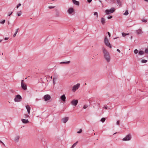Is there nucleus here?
<instances>
[{"mask_svg":"<svg viewBox=\"0 0 148 148\" xmlns=\"http://www.w3.org/2000/svg\"><path fill=\"white\" fill-rule=\"evenodd\" d=\"M102 50L104 54V56L105 60L107 62H110V57L109 53L104 47L102 48Z\"/></svg>","mask_w":148,"mask_h":148,"instance_id":"1","label":"nucleus"},{"mask_svg":"<svg viewBox=\"0 0 148 148\" xmlns=\"http://www.w3.org/2000/svg\"><path fill=\"white\" fill-rule=\"evenodd\" d=\"M104 42L106 45L109 47L111 48L112 46L109 42L106 36L105 37L104 39Z\"/></svg>","mask_w":148,"mask_h":148,"instance_id":"2","label":"nucleus"},{"mask_svg":"<svg viewBox=\"0 0 148 148\" xmlns=\"http://www.w3.org/2000/svg\"><path fill=\"white\" fill-rule=\"evenodd\" d=\"M21 97L19 95H16L14 99V101L15 102H20L21 101Z\"/></svg>","mask_w":148,"mask_h":148,"instance_id":"3","label":"nucleus"},{"mask_svg":"<svg viewBox=\"0 0 148 148\" xmlns=\"http://www.w3.org/2000/svg\"><path fill=\"white\" fill-rule=\"evenodd\" d=\"M115 11V9L113 8H112L110 10L107 9L105 12L107 14H109L110 13H112Z\"/></svg>","mask_w":148,"mask_h":148,"instance_id":"4","label":"nucleus"},{"mask_svg":"<svg viewBox=\"0 0 148 148\" xmlns=\"http://www.w3.org/2000/svg\"><path fill=\"white\" fill-rule=\"evenodd\" d=\"M80 85V84L79 83H78L77 84L74 85L73 87L72 91L73 92H75L79 88Z\"/></svg>","mask_w":148,"mask_h":148,"instance_id":"5","label":"nucleus"},{"mask_svg":"<svg viewBox=\"0 0 148 148\" xmlns=\"http://www.w3.org/2000/svg\"><path fill=\"white\" fill-rule=\"evenodd\" d=\"M131 138V135L130 134H129L127 135L123 139V141H127L130 140Z\"/></svg>","mask_w":148,"mask_h":148,"instance_id":"6","label":"nucleus"},{"mask_svg":"<svg viewBox=\"0 0 148 148\" xmlns=\"http://www.w3.org/2000/svg\"><path fill=\"white\" fill-rule=\"evenodd\" d=\"M23 80H22L21 82V87L22 89L24 90H26L27 89V85L23 83Z\"/></svg>","mask_w":148,"mask_h":148,"instance_id":"7","label":"nucleus"},{"mask_svg":"<svg viewBox=\"0 0 148 148\" xmlns=\"http://www.w3.org/2000/svg\"><path fill=\"white\" fill-rule=\"evenodd\" d=\"M78 100H73L71 101V103L73 105L76 106L78 103Z\"/></svg>","mask_w":148,"mask_h":148,"instance_id":"8","label":"nucleus"},{"mask_svg":"<svg viewBox=\"0 0 148 148\" xmlns=\"http://www.w3.org/2000/svg\"><path fill=\"white\" fill-rule=\"evenodd\" d=\"M44 99L45 101L49 100L51 99L50 96L48 95H45L44 97Z\"/></svg>","mask_w":148,"mask_h":148,"instance_id":"9","label":"nucleus"},{"mask_svg":"<svg viewBox=\"0 0 148 148\" xmlns=\"http://www.w3.org/2000/svg\"><path fill=\"white\" fill-rule=\"evenodd\" d=\"M68 12L69 14H71L74 12V10L73 8H70L68 9Z\"/></svg>","mask_w":148,"mask_h":148,"instance_id":"10","label":"nucleus"},{"mask_svg":"<svg viewBox=\"0 0 148 148\" xmlns=\"http://www.w3.org/2000/svg\"><path fill=\"white\" fill-rule=\"evenodd\" d=\"M26 108L27 109L29 115L30 113V110L31 109L30 107L28 105H27L26 106Z\"/></svg>","mask_w":148,"mask_h":148,"instance_id":"11","label":"nucleus"},{"mask_svg":"<svg viewBox=\"0 0 148 148\" xmlns=\"http://www.w3.org/2000/svg\"><path fill=\"white\" fill-rule=\"evenodd\" d=\"M72 1L74 4L77 5H79V1H77L75 0H72Z\"/></svg>","mask_w":148,"mask_h":148,"instance_id":"12","label":"nucleus"},{"mask_svg":"<svg viewBox=\"0 0 148 148\" xmlns=\"http://www.w3.org/2000/svg\"><path fill=\"white\" fill-rule=\"evenodd\" d=\"M69 120V118L68 117H66L63 118L62 119V122L64 123H65Z\"/></svg>","mask_w":148,"mask_h":148,"instance_id":"13","label":"nucleus"},{"mask_svg":"<svg viewBox=\"0 0 148 148\" xmlns=\"http://www.w3.org/2000/svg\"><path fill=\"white\" fill-rule=\"evenodd\" d=\"M21 121L24 123H27L29 122L28 119H21Z\"/></svg>","mask_w":148,"mask_h":148,"instance_id":"14","label":"nucleus"},{"mask_svg":"<svg viewBox=\"0 0 148 148\" xmlns=\"http://www.w3.org/2000/svg\"><path fill=\"white\" fill-rule=\"evenodd\" d=\"M60 99L61 100L63 101H64L66 100V97L64 95H62L60 97Z\"/></svg>","mask_w":148,"mask_h":148,"instance_id":"15","label":"nucleus"},{"mask_svg":"<svg viewBox=\"0 0 148 148\" xmlns=\"http://www.w3.org/2000/svg\"><path fill=\"white\" fill-rule=\"evenodd\" d=\"M20 137L19 136H16L14 139V140L16 142H18L19 139Z\"/></svg>","mask_w":148,"mask_h":148,"instance_id":"16","label":"nucleus"},{"mask_svg":"<svg viewBox=\"0 0 148 148\" xmlns=\"http://www.w3.org/2000/svg\"><path fill=\"white\" fill-rule=\"evenodd\" d=\"M101 21L102 25H103L105 23V20L104 18H102L101 19Z\"/></svg>","mask_w":148,"mask_h":148,"instance_id":"17","label":"nucleus"},{"mask_svg":"<svg viewBox=\"0 0 148 148\" xmlns=\"http://www.w3.org/2000/svg\"><path fill=\"white\" fill-rule=\"evenodd\" d=\"M136 33L137 34H141L142 32L141 29H139L138 30L136 31Z\"/></svg>","mask_w":148,"mask_h":148,"instance_id":"18","label":"nucleus"},{"mask_svg":"<svg viewBox=\"0 0 148 148\" xmlns=\"http://www.w3.org/2000/svg\"><path fill=\"white\" fill-rule=\"evenodd\" d=\"M78 143V141H77L74 144H73V145H72V146L70 148H74V147L76 146V145H77Z\"/></svg>","mask_w":148,"mask_h":148,"instance_id":"19","label":"nucleus"},{"mask_svg":"<svg viewBox=\"0 0 148 148\" xmlns=\"http://www.w3.org/2000/svg\"><path fill=\"white\" fill-rule=\"evenodd\" d=\"M70 61H68L66 62H62L60 63V64H69L70 62Z\"/></svg>","mask_w":148,"mask_h":148,"instance_id":"20","label":"nucleus"},{"mask_svg":"<svg viewBox=\"0 0 148 148\" xmlns=\"http://www.w3.org/2000/svg\"><path fill=\"white\" fill-rule=\"evenodd\" d=\"M144 53V52L142 51H140L138 52V54L140 55H143Z\"/></svg>","mask_w":148,"mask_h":148,"instance_id":"21","label":"nucleus"},{"mask_svg":"<svg viewBox=\"0 0 148 148\" xmlns=\"http://www.w3.org/2000/svg\"><path fill=\"white\" fill-rule=\"evenodd\" d=\"M18 29H19L18 28L16 29V32H15V33L14 34V35H13V36L14 37H15L16 36V34H17V32H18Z\"/></svg>","mask_w":148,"mask_h":148,"instance_id":"22","label":"nucleus"},{"mask_svg":"<svg viewBox=\"0 0 148 148\" xmlns=\"http://www.w3.org/2000/svg\"><path fill=\"white\" fill-rule=\"evenodd\" d=\"M117 3L120 6L121 5V2L120 0H116Z\"/></svg>","mask_w":148,"mask_h":148,"instance_id":"23","label":"nucleus"},{"mask_svg":"<svg viewBox=\"0 0 148 148\" xmlns=\"http://www.w3.org/2000/svg\"><path fill=\"white\" fill-rule=\"evenodd\" d=\"M29 115L27 114H24V118L25 119L27 118L29 116Z\"/></svg>","mask_w":148,"mask_h":148,"instance_id":"24","label":"nucleus"},{"mask_svg":"<svg viewBox=\"0 0 148 148\" xmlns=\"http://www.w3.org/2000/svg\"><path fill=\"white\" fill-rule=\"evenodd\" d=\"M105 120L106 119L105 118H102L101 120V121L103 123L105 121Z\"/></svg>","mask_w":148,"mask_h":148,"instance_id":"25","label":"nucleus"},{"mask_svg":"<svg viewBox=\"0 0 148 148\" xmlns=\"http://www.w3.org/2000/svg\"><path fill=\"white\" fill-rule=\"evenodd\" d=\"M128 14V12L127 10H126L125 12L123 14L125 15H127Z\"/></svg>","mask_w":148,"mask_h":148,"instance_id":"26","label":"nucleus"},{"mask_svg":"<svg viewBox=\"0 0 148 148\" xmlns=\"http://www.w3.org/2000/svg\"><path fill=\"white\" fill-rule=\"evenodd\" d=\"M147 62V60H141V62L143 63H146Z\"/></svg>","mask_w":148,"mask_h":148,"instance_id":"27","label":"nucleus"},{"mask_svg":"<svg viewBox=\"0 0 148 148\" xmlns=\"http://www.w3.org/2000/svg\"><path fill=\"white\" fill-rule=\"evenodd\" d=\"M138 50L137 49H135L134 51V53L136 54H137V53H138Z\"/></svg>","mask_w":148,"mask_h":148,"instance_id":"28","label":"nucleus"},{"mask_svg":"<svg viewBox=\"0 0 148 148\" xmlns=\"http://www.w3.org/2000/svg\"><path fill=\"white\" fill-rule=\"evenodd\" d=\"M88 107V106L87 105H84L83 108L84 109H85L86 108Z\"/></svg>","mask_w":148,"mask_h":148,"instance_id":"29","label":"nucleus"},{"mask_svg":"<svg viewBox=\"0 0 148 148\" xmlns=\"http://www.w3.org/2000/svg\"><path fill=\"white\" fill-rule=\"evenodd\" d=\"M94 15H96L97 18H98V13L97 12H95L94 13Z\"/></svg>","mask_w":148,"mask_h":148,"instance_id":"30","label":"nucleus"},{"mask_svg":"<svg viewBox=\"0 0 148 148\" xmlns=\"http://www.w3.org/2000/svg\"><path fill=\"white\" fill-rule=\"evenodd\" d=\"M57 79V77H53V82L54 84H55V81Z\"/></svg>","mask_w":148,"mask_h":148,"instance_id":"31","label":"nucleus"},{"mask_svg":"<svg viewBox=\"0 0 148 148\" xmlns=\"http://www.w3.org/2000/svg\"><path fill=\"white\" fill-rule=\"evenodd\" d=\"M21 14V11H20L18 13L17 15L18 16H20Z\"/></svg>","mask_w":148,"mask_h":148,"instance_id":"32","label":"nucleus"},{"mask_svg":"<svg viewBox=\"0 0 148 148\" xmlns=\"http://www.w3.org/2000/svg\"><path fill=\"white\" fill-rule=\"evenodd\" d=\"M145 52V53L148 54V49H146Z\"/></svg>","mask_w":148,"mask_h":148,"instance_id":"33","label":"nucleus"},{"mask_svg":"<svg viewBox=\"0 0 148 148\" xmlns=\"http://www.w3.org/2000/svg\"><path fill=\"white\" fill-rule=\"evenodd\" d=\"M142 21L144 22H147V19H143L142 20Z\"/></svg>","mask_w":148,"mask_h":148,"instance_id":"34","label":"nucleus"},{"mask_svg":"<svg viewBox=\"0 0 148 148\" xmlns=\"http://www.w3.org/2000/svg\"><path fill=\"white\" fill-rule=\"evenodd\" d=\"M122 34V35L123 36V37H125V36L127 34L125 33H123Z\"/></svg>","mask_w":148,"mask_h":148,"instance_id":"35","label":"nucleus"},{"mask_svg":"<svg viewBox=\"0 0 148 148\" xmlns=\"http://www.w3.org/2000/svg\"><path fill=\"white\" fill-rule=\"evenodd\" d=\"M82 132V129H80L77 132V133L79 134L81 133Z\"/></svg>","mask_w":148,"mask_h":148,"instance_id":"36","label":"nucleus"},{"mask_svg":"<svg viewBox=\"0 0 148 148\" xmlns=\"http://www.w3.org/2000/svg\"><path fill=\"white\" fill-rule=\"evenodd\" d=\"M5 20H3V21L0 22V23L1 24H3L5 23Z\"/></svg>","mask_w":148,"mask_h":148,"instance_id":"37","label":"nucleus"},{"mask_svg":"<svg viewBox=\"0 0 148 148\" xmlns=\"http://www.w3.org/2000/svg\"><path fill=\"white\" fill-rule=\"evenodd\" d=\"M21 5V4L20 3H19L16 6V8L18 9V7Z\"/></svg>","mask_w":148,"mask_h":148,"instance_id":"38","label":"nucleus"},{"mask_svg":"<svg viewBox=\"0 0 148 148\" xmlns=\"http://www.w3.org/2000/svg\"><path fill=\"white\" fill-rule=\"evenodd\" d=\"M12 12L11 13L10 12H8V16H10L12 14Z\"/></svg>","mask_w":148,"mask_h":148,"instance_id":"39","label":"nucleus"},{"mask_svg":"<svg viewBox=\"0 0 148 148\" xmlns=\"http://www.w3.org/2000/svg\"><path fill=\"white\" fill-rule=\"evenodd\" d=\"M112 16H109L108 17V19H110L112 18Z\"/></svg>","mask_w":148,"mask_h":148,"instance_id":"40","label":"nucleus"},{"mask_svg":"<svg viewBox=\"0 0 148 148\" xmlns=\"http://www.w3.org/2000/svg\"><path fill=\"white\" fill-rule=\"evenodd\" d=\"M116 124L117 125H119L120 124V121H119L118 120L116 122Z\"/></svg>","mask_w":148,"mask_h":148,"instance_id":"41","label":"nucleus"},{"mask_svg":"<svg viewBox=\"0 0 148 148\" xmlns=\"http://www.w3.org/2000/svg\"><path fill=\"white\" fill-rule=\"evenodd\" d=\"M56 16H59V13L58 12H57L56 14Z\"/></svg>","mask_w":148,"mask_h":148,"instance_id":"42","label":"nucleus"},{"mask_svg":"<svg viewBox=\"0 0 148 148\" xmlns=\"http://www.w3.org/2000/svg\"><path fill=\"white\" fill-rule=\"evenodd\" d=\"M55 7V6H49L48 7V8H49V9H52V8H54Z\"/></svg>","mask_w":148,"mask_h":148,"instance_id":"43","label":"nucleus"},{"mask_svg":"<svg viewBox=\"0 0 148 148\" xmlns=\"http://www.w3.org/2000/svg\"><path fill=\"white\" fill-rule=\"evenodd\" d=\"M107 33H108V34L109 37H110L111 36V34H110V33L108 32Z\"/></svg>","mask_w":148,"mask_h":148,"instance_id":"44","label":"nucleus"},{"mask_svg":"<svg viewBox=\"0 0 148 148\" xmlns=\"http://www.w3.org/2000/svg\"><path fill=\"white\" fill-rule=\"evenodd\" d=\"M92 1V0H87L88 2L89 3L91 2Z\"/></svg>","mask_w":148,"mask_h":148,"instance_id":"45","label":"nucleus"},{"mask_svg":"<svg viewBox=\"0 0 148 148\" xmlns=\"http://www.w3.org/2000/svg\"><path fill=\"white\" fill-rule=\"evenodd\" d=\"M103 108L105 109L106 110L107 109L108 107H107L106 106H105Z\"/></svg>","mask_w":148,"mask_h":148,"instance_id":"46","label":"nucleus"},{"mask_svg":"<svg viewBox=\"0 0 148 148\" xmlns=\"http://www.w3.org/2000/svg\"><path fill=\"white\" fill-rule=\"evenodd\" d=\"M9 38H8V37H6L4 39L5 40H8V39Z\"/></svg>","mask_w":148,"mask_h":148,"instance_id":"47","label":"nucleus"},{"mask_svg":"<svg viewBox=\"0 0 148 148\" xmlns=\"http://www.w3.org/2000/svg\"><path fill=\"white\" fill-rule=\"evenodd\" d=\"M116 51H117L119 52V53H120V52H121L120 50L119 49H117V50H116Z\"/></svg>","mask_w":148,"mask_h":148,"instance_id":"48","label":"nucleus"},{"mask_svg":"<svg viewBox=\"0 0 148 148\" xmlns=\"http://www.w3.org/2000/svg\"><path fill=\"white\" fill-rule=\"evenodd\" d=\"M1 143L4 146H5V145L2 142V143Z\"/></svg>","mask_w":148,"mask_h":148,"instance_id":"49","label":"nucleus"},{"mask_svg":"<svg viewBox=\"0 0 148 148\" xmlns=\"http://www.w3.org/2000/svg\"><path fill=\"white\" fill-rule=\"evenodd\" d=\"M148 2V0H144Z\"/></svg>","mask_w":148,"mask_h":148,"instance_id":"50","label":"nucleus"},{"mask_svg":"<svg viewBox=\"0 0 148 148\" xmlns=\"http://www.w3.org/2000/svg\"><path fill=\"white\" fill-rule=\"evenodd\" d=\"M2 40H0V42H1L2 41Z\"/></svg>","mask_w":148,"mask_h":148,"instance_id":"51","label":"nucleus"},{"mask_svg":"<svg viewBox=\"0 0 148 148\" xmlns=\"http://www.w3.org/2000/svg\"><path fill=\"white\" fill-rule=\"evenodd\" d=\"M2 141L0 140V143H2Z\"/></svg>","mask_w":148,"mask_h":148,"instance_id":"52","label":"nucleus"},{"mask_svg":"<svg viewBox=\"0 0 148 148\" xmlns=\"http://www.w3.org/2000/svg\"><path fill=\"white\" fill-rule=\"evenodd\" d=\"M132 38V36H131V38Z\"/></svg>","mask_w":148,"mask_h":148,"instance_id":"53","label":"nucleus"},{"mask_svg":"<svg viewBox=\"0 0 148 148\" xmlns=\"http://www.w3.org/2000/svg\"><path fill=\"white\" fill-rule=\"evenodd\" d=\"M27 77H26L25 79H27Z\"/></svg>","mask_w":148,"mask_h":148,"instance_id":"54","label":"nucleus"},{"mask_svg":"<svg viewBox=\"0 0 148 148\" xmlns=\"http://www.w3.org/2000/svg\"><path fill=\"white\" fill-rule=\"evenodd\" d=\"M56 11L57 12H58L57 10H56Z\"/></svg>","mask_w":148,"mask_h":148,"instance_id":"55","label":"nucleus"},{"mask_svg":"<svg viewBox=\"0 0 148 148\" xmlns=\"http://www.w3.org/2000/svg\"><path fill=\"white\" fill-rule=\"evenodd\" d=\"M56 11L57 12H58L57 10H56Z\"/></svg>","mask_w":148,"mask_h":148,"instance_id":"56","label":"nucleus"}]
</instances>
